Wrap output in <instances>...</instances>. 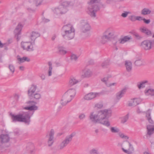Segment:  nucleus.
<instances>
[{
    "label": "nucleus",
    "mask_w": 154,
    "mask_h": 154,
    "mask_svg": "<svg viewBox=\"0 0 154 154\" xmlns=\"http://www.w3.org/2000/svg\"><path fill=\"white\" fill-rule=\"evenodd\" d=\"M110 115L111 112L109 110H102L98 111L97 114H95L94 112H91L89 118L91 121L94 123H100L108 127L110 125V123L109 121L105 119Z\"/></svg>",
    "instance_id": "f257e3e1"
},
{
    "label": "nucleus",
    "mask_w": 154,
    "mask_h": 154,
    "mask_svg": "<svg viewBox=\"0 0 154 154\" xmlns=\"http://www.w3.org/2000/svg\"><path fill=\"white\" fill-rule=\"evenodd\" d=\"M10 115L13 122H24L29 124L30 121V116L29 112H23L17 115L11 113L10 114Z\"/></svg>",
    "instance_id": "f03ea898"
},
{
    "label": "nucleus",
    "mask_w": 154,
    "mask_h": 154,
    "mask_svg": "<svg viewBox=\"0 0 154 154\" xmlns=\"http://www.w3.org/2000/svg\"><path fill=\"white\" fill-rule=\"evenodd\" d=\"M100 1V0H91L88 2V14L91 17H95L96 16V13L100 10V8L96 4L99 3Z\"/></svg>",
    "instance_id": "7ed1b4c3"
},
{
    "label": "nucleus",
    "mask_w": 154,
    "mask_h": 154,
    "mask_svg": "<svg viewBox=\"0 0 154 154\" xmlns=\"http://www.w3.org/2000/svg\"><path fill=\"white\" fill-rule=\"evenodd\" d=\"M37 88L36 85L32 84L30 87L29 88L27 91V94L29 98L35 101L39 100L41 97V95L40 94L38 93H35Z\"/></svg>",
    "instance_id": "20e7f679"
},
{
    "label": "nucleus",
    "mask_w": 154,
    "mask_h": 154,
    "mask_svg": "<svg viewBox=\"0 0 154 154\" xmlns=\"http://www.w3.org/2000/svg\"><path fill=\"white\" fill-rule=\"evenodd\" d=\"M43 0H29L27 4V9L29 12H34L36 7L40 5Z\"/></svg>",
    "instance_id": "39448f33"
},
{
    "label": "nucleus",
    "mask_w": 154,
    "mask_h": 154,
    "mask_svg": "<svg viewBox=\"0 0 154 154\" xmlns=\"http://www.w3.org/2000/svg\"><path fill=\"white\" fill-rule=\"evenodd\" d=\"M122 149L123 152L127 154H131L134 151V148L128 141L123 142L122 145Z\"/></svg>",
    "instance_id": "423d86ee"
},
{
    "label": "nucleus",
    "mask_w": 154,
    "mask_h": 154,
    "mask_svg": "<svg viewBox=\"0 0 154 154\" xmlns=\"http://www.w3.org/2000/svg\"><path fill=\"white\" fill-rule=\"evenodd\" d=\"M35 45L34 42H22L21 47L24 50L28 51H32L34 50L33 45Z\"/></svg>",
    "instance_id": "0eeeda50"
},
{
    "label": "nucleus",
    "mask_w": 154,
    "mask_h": 154,
    "mask_svg": "<svg viewBox=\"0 0 154 154\" xmlns=\"http://www.w3.org/2000/svg\"><path fill=\"white\" fill-rule=\"evenodd\" d=\"M81 30L83 33H86L90 31L91 29V26L87 21L83 20L81 22Z\"/></svg>",
    "instance_id": "6e6552de"
},
{
    "label": "nucleus",
    "mask_w": 154,
    "mask_h": 154,
    "mask_svg": "<svg viewBox=\"0 0 154 154\" xmlns=\"http://www.w3.org/2000/svg\"><path fill=\"white\" fill-rule=\"evenodd\" d=\"M26 103L29 106L24 108L25 109L31 111L35 110L38 109V107L35 105L36 102L34 101H29L26 102Z\"/></svg>",
    "instance_id": "1a4fd4ad"
},
{
    "label": "nucleus",
    "mask_w": 154,
    "mask_h": 154,
    "mask_svg": "<svg viewBox=\"0 0 154 154\" xmlns=\"http://www.w3.org/2000/svg\"><path fill=\"white\" fill-rule=\"evenodd\" d=\"M54 131L53 129H51L50 132L48 133L46 135V137L48 138V145L49 146H51L54 142Z\"/></svg>",
    "instance_id": "9d476101"
},
{
    "label": "nucleus",
    "mask_w": 154,
    "mask_h": 154,
    "mask_svg": "<svg viewBox=\"0 0 154 154\" xmlns=\"http://www.w3.org/2000/svg\"><path fill=\"white\" fill-rule=\"evenodd\" d=\"M152 41L149 40H145L141 43V46L145 50H149L152 48Z\"/></svg>",
    "instance_id": "9b49d317"
},
{
    "label": "nucleus",
    "mask_w": 154,
    "mask_h": 154,
    "mask_svg": "<svg viewBox=\"0 0 154 154\" xmlns=\"http://www.w3.org/2000/svg\"><path fill=\"white\" fill-rule=\"evenodd\" d=\"M23 26V25L20 23H19L14 30V33L15 37L16 38L17 41H18L20 39V38L19 36V35L21 34V31Z\"/></svg>",
    "instance_id": "f8f14e48"
},
{
    "label": "nucleus",
    "mask_w": 154,
    "mask_h": 154,
    "mask_svg": "<svg viewBox=\"0 0 154 154\" xmlns=\"http://www.w3.org/2000/svg\"><path fill=\"white\" fill-rule=\"evenodd\" d=\"M68 10L67 8H63V6L60 5L55 8L54 10V13L57 15L64 14Z\"/></svg>",
    "instance_id": "ddd939ff"
},
{
    "label": "nucleus",
    "mask_w": 154,
    "mask_h": 154,
    "mask_svg": "<svg viewBox=\"0 0 154 154\" xmlns=\"http://www.w3.org/2000/svg\"><path fill=\"white\" fill-rule=\"evenodd\" d=\"M72 99V98L70 97L65 93L62 97L60 103L63 106H65L68 103L70 102Z\"/></svg>",
    "instance_id": "4468645a"
},
{
    "label": "nucleus",
    "mask_w": 154,
    "mask_h": 154,
    "mask_svg": "<svg viewBox=\"0 0 154 154\" xmlns=\"http://www.w3.org/2000/svg\"><path fill=\"white\" fill-rule=\"evenodd\" d=\"M75 31H69L67 32H62L63 37L66 39L68 40L73 38L75 35Z\"/></svg>",
    "instance_id": "2eb2a0df"
},
{
    "label": "nucleus",
    "mask_w": 154,
    "mask_h": 154,
    "mask_svg": "<svg viewBox=\"0 0 154 154\" xmlns=\"http://www.w3.org/2000/svg\"><path fill=\"white\" fill-rule=\"evenodd\" d=\"M100 94L98 93L91 92L85 95L84 98L86 100H90L93 99L97 96H99Z\"/></svg>",
    "instance_id": "dca6fc26"
},
{
    "label": "nucleus",
    "mask_w": 154,
    "mask_h": 154,
    "mask_svg": "<svg viewBox=\"0 0 154 154\" xmlns=\"http://www.w3.org/2000/svg\"><path fill=\"white\" fill-rule=\"evenodd\" d=\"M62 32H67L69 31H75V29L72 25L68 24L62 27Z\"/></svg>",
    "instance_id": "f3484780"
},
{
    "label": "nucleus",
    "mask_w": 154,
    "mask_h": 154,
    "mask_svg": "<svg viewBox=\"0 0 154 154\" xmlns=\"http://www.w3.org/2000/svg\"><path fill=\"white\" fill-rule=\"evenodd\" d=\"M10 138L8 135L2 134L0 135V140L2 143H7L9 141Z\"/></svg>",
    "instance_id": "a211bd4d"
},
{
    "label": "nucleus",
    "mask_w": 154,
    "mask_h": 154,
    "mask_svg": "<svg viewBox=\"0 0 154 154\" xmlns=\"http://www.w3.org/2000/svg\"><path fill=\"white\" fill-rule=\"evenodd\" d=\"M18 63L20 64L25 62H29L30 61V59L26 57H21L19 55H17V57Z\"/></svg>",
    "instance_id": "6ab92c4d"
},
{
    "label": "nucleus",
    "mask_w": 154,
    "mask_h": 154,
    "mask_svg": "<svg viewBox=\"0 0 154 154\" xmlns=\"http://www.w3.org/2000/svg\"><path fill=\"white\" fill-rule=\"evenodd\" d=\"M40 36V34L37 32H32L31 34L30 38L31 42H34L35 39Z\"/></svg>",
    "instance_id": "aec40b11"
},
{
    "label": "nucleus",
    "mask_w": 154,
    "mask_h": 154,
    "mask_svg": "<svg viewBox=\"0 0 154 154\" xmlns=\"http://www.w3.org/2000/svg\"><path fill=\"white\" fill-rule=\"evenodd\" d=\"M147 134L150 136L154 133V125L153 124L149 125L147 126Z\"/></svg>",
    "instance_id": "412c9836"
},
{
    "label": "nucleus",
    "mask_w": 154,
    "mask_h": 154,
    "mask_svg": "<svg viewBox=\"0 0 154 154\" xmlns=\"http://www.w3.org/2000/svg\"><path fill=\"white\" fill-rule=\"evenodd\" d=\"M140 30L141 32L144 33L148 36H150L152 35L151 31L145 27H143L141 28L140 29Z\"/></svg>",
    "instance_id": "4be33fe9"
},
{
    "label": "nucleus",
    "mask_w": 154,
    "mask_h": 154,
    "mask_svg": "<svg viewBox=\"0 0 154 154\" xmlns=\"http://www.w3.org/2000/svg\"><path fill=\"white\" fill-rule=\"evenodd\" d=\"M76 91L75 89L71 88L69 89L66 93L70 97L73 98L76 94Z\"/></svg>",
    "instance_id": "5701e85b"
},
{
    "label": "nucleus",
    "mask_w": 154,
    "mask_h": 154,
    "mask_svg": "<svg viewBox=\"0 0 154 154\" xmlns=\"http://www.w3.org/2000/svg\"><path fill=\"white\" fill-rule=\"evenodd\" d=\"M131 38V36H126L119 39V42L120 44H123L129 41Z\"/></svg>",
    "instance_id": "b1692460"
},
{
    "label": "nucleus",
    "mask_w": 154,
    "mask_h": 154,
    "mask_svg": "<svg viewBox=\"0 0 154 154\" xmlns=\"http://www.w3.org/2000/svg\"><path fill=\"white\" fill-rule=\"evenodd\" d=\"M75 134L72 133L70 135L66 136L63 140L69 144L72 141V137Z\"/></svg>",
    "instance_id": "393cba45"
},
{
    "label": "nucleus",
    "mask_w": 154,
    "mask_h": 154,
    "mask_svg": "<svg viewBox=\"0 0 154 154\" xmlns=\"http://www.w3.org/2000/svg\"><path fill=\"white\" fill-rule=\"evenodd\" d=\"M75 134L72 133L70 135L66 136L63 140L69 144L72 141V137Z\"/></svg>",
    "instance_id": "a878e982"
},
{
    "label": "nucleus",
    "mask_w": 154,
    "mask_h": 154,
    "mask_svg": "<svg viewBox=\"0 0 154 154\" xmlns=\"http://www.w3.org/2000/svg\"><path fill=\"white\" fill-rule=\"evenodd\" d=\"M126 88H125L117 93L116 97L117 99L119 100L125 94L126 91Z\"/></svg>",
    "instance_id": "bb28decb"
},
{
    "label": "nucleus",
    "mask_w": 154,
    "mask_h": 154,
    "mask_svg": "<svg viewBox=\"0 0 154 154\" xmlns=\"http://www.w3.org/2000/svg\"><path fill=\"white\" fill-rule=\"evenodd\" d=\"M125 65L126 67L127 71L129 72L132 69V63L131 61H125Z\"/></svg>",
    "instance_id": "cd10ccee"
},
{
    "label": "nucleus",
    "mask_w": 154,
    "mask_h": 154,
    "mask_svg": "<svg viewBox=\"0 0 154 154\" xmlns=\"http://www.w3.org/2000/svg\"><path fill=\"white\" fill-rule=\"evenodd\" d=\"M79 82V81L76 79L74 77H71L70 78L69 82V84L71 86L75 85Z\"/></svg>",
    "instance_id": "c85d7f7f"
},
{
    "label": "nucleus",
    "mask_w": 154,
    "mask_h": 154,
    "mask_svg": "<svg viewBox=\"0 0 154 154\" xmlns=\"http://www.w3.org/2000/svg\"><path fill=\"white\" fill-rule=\"evenodd\" d=\"M145 94L147 95H150L154 97V89L152 88L146 89L144 91Z\"/></svg>",
    "instance_id": "c756f323"
},
{
    "label": "nucleus",
    "mask_w": 154,
    "mask_h": 154,
    "mask_svg": "<svg viewBox=\"0 0 154 154\" xmlns=\"http://www.w3.org/2000/svg\"><path fill=\"white\" fill-rule=\"evenodd\" d=\"M58 48V52L60 54L64 55L67 53L66 51L64 49V48L62 46H59Z\"/></svg>",
    "instance_id": "7c9ffc66"
},
{
    "label": "nucleus",
    "mask_w": 154,
    "mask_h": 154,
    "mask_svg": "<svg viewBox=\"0 0 154 154\" xmlns=\"http://www.w3.org/2000/svg\"><path fill=\"white\" fill-rule=\"evenodd\" d=\"M151 12V10L147 8H144L141 11V14L143 15L149 14Z\"/></svg>",
    "instance_id": "2f4dec72"
},
{
    "label": "nucleus",
    "mask_w": 154,
    "mask_h": 154,
    "mask_svg": "<svg viewBox=\"0 0 154 154\" xmlns=\"http://www.w3.org/2000/svg\"><path fill=\"white\" fill-rule=\"evenodd\" d=\"M148 82V81L147 80H144L142 81L140 83H138L137 84V86L138 87L139 89H140L141 88H143L145 87V84L147 83Z\"/></svg>",
    "instance_id": "473e14b6"
},
{
    "label": "nucleus",
    "mask_w": 154,
    "mask_h": 154,
    "mask_svg": "<svg viewBox=\"0 0 154 154\" xmlns=\"http://www.w3.org/2000/svg\"><path fill=\"white\" fill-rule=\"evenodd\" d=\"M151 114V110L149 109L146 112V116L147 117V119L149 122L151 124H153V122L151 119L150 116Z\"/></svg>",
    "instance_id": "72a5a7b5"
},
{
    "label": "nucleus",
    "mask_w": 154,
    "mask_h": 154,
    "mask_svg": "<svg viewBox=\"0 0 154 154\" xmlns=\"http://www.w3.org/2000/svg\"><path fill=\"white\" fill-rule=\"evenodd\" d=\"M68 144L66 142H65L64 140H63L58 146V148L60 149H62L66 147Z\"/></svg>",
    "instance_id": "f704fd0d"
},
{
    "label": "nucleus",
    "mask_w": 154,
    "mask_h": 154,
    "mask_svg": "<svg viewBox=\"0 0 154 154\" xmlns=\"http://www.w3.org/2000/svg\"><path fill=\"white\" fill-rule=\"evenodd\" d=\"M92 72L90 70L88 69L86 70L84 73L83 75H82L83 78L89 77L92 75Z\"/></svg>",
    "instance_id": "c9c22d12"
},
{
    "label": "nucleus",
    "mask_w": 154,
    "mask_h": 154,
    "mask_svg": "<svg viewBox=\"0 0 154 154\" xmlns=\"http://www.w3.org/2000/svg\"><path fill=\"white\" fill-rule=\"evenodd\" d=\"M48 64L49 66L48 75L49 76H50L52 74V63L50 61L48 62Z\"/></svg>",
    "instance_id": "e433bc0d"
},
{
    "label": "nucleus",
    "mask_w": 154,
    "mask_h": 154,
    "mask_svg": "<svg viewBox=\"0 0 154 154\" xmlns=\"http://www.w3.org/2000/svg\"><path fill=\"white\" fill-rule=\"evenodd\" d=\"M128 114H127L125 116L121 118V122L122 123H125L128 119Z\"/></svg>",
    "instance_id": "4c0bfd02"
},
{
    "label": "nucleus",
    "mask_w": 154,
    "mask_h": 154,
    "mask_svg": "<svg viewBox=\"0 0 154 154\" xmlns=\"http://www.w3.org/2000/svg\"><path fill=\"white\" fill-rule=\"evenodd\" d=\"M143 62L141 60V58H139L138 59L135 60V65L140 66L142 65Z\"/></svg>",
    "instance_id": "58836bf2"
},
{
    "label": "nucleus",
    "mask_w": 154,
    "mask_h": 154,
    "mask_svg": "<svg viewBox=\"0 0 154 154\" xmlns=\"http://www.w3.org/2000/svg\"><path fill=\"white\" fill-rule=\"evenodd\" d=\"M70 3L69 2L65 1L63 2L60 6H63V8H67L70 5Z\"/></svg>",
    "instance_id": "ea45409f"
},
{
    "label": "nucleus",
    "mask_w": 154,
    "mask_h": 154,
    "mask_svg": "<svg viewBox=\"0 0 154 154\" xmlns=\"http://www.w3.org/2000/svg\"><path fill=\"white\" fill-rule=\"evenodd\" d=\"M109 62L108 60H106L103 62L101 64V66L103 68H105L109 65Z\"/></svg>",
    "instance_id": "a19ab883"
},
{
    "label": "nucleus",
    "mask_w": 154,
    "mask_h": 154,
    "mask_svg": "<svg viewBox=\"0 0 154 154\" xmlns=\"http://www.w3.org/2000/svg\"><path fill=\"white\" fill-rule=\"evenodd\" d=\"M8 68L11 72L13 74L15 71V67L12 64H9Z\"/></svg>",
    "instance_id": "79ce46f5"
},
{
    "label": "nucleus",
    "mask_w": 154,
    "mask_h": 154,
    "mask_svg": "<svg viewBox=\"0 0 154 154\" xmlns=\"http://www.w3.org/2000/svg\"><path fill=\"white\" fill-rule=\"evenodd\" d=\"M111 131L113 133H118L119 131V129L116 127H112L110 128Z\"/></svg>",
    "instance_id": "37998d69"
},
{
    "label": "nucleus",
    "mask_w": 154,
    "mask_h": 154,
    "mask_svg": "<svg viewBox=\"0 0 154 154\" xmlns=\"http://www.w3.org/2000/svg\"><path fill=\"white\" fill-rule=\"evenodd\" d=\"M8 43H6L5 44H3L0 41V47L3 48L5 45H7L9 44L10 43H11V41L9 40H8Z\"/></svg>",
    "instance_id": "c03bdc74"
},
{
    "label": "nucleus",
    "mask_w": 154,
    "mask_h": 154,
    "mask_svg": "<svg viewBox=\"0 0 154 154\" xmlns=\"http://www.w3.org/2000/svg\"><path fill=\"white\" fill-rule=\"evenodd\" d=\"M78 59L77 57L74 54H72L71 56V59L72 61H76Z\"/></svg>",
    "instance_id": "a18cd8bd"
},
{
    "label": "nucleus",
    "mask_w": 154,
    "mask_h": 154,
    "mask_svg": "<svg viewBox=\"0 0 154 154\" xmlns=\"http://www.w3.org/2000/svg\"><path fill=\"white\" fill-rule=\"evenodd\" d=\"M109 77H104L101 79V81L103 82H104L106 85L107 84H108L107 82V81L108 80Z\"/></svg>",
    "instance_id": "49530a36"
},
{
    "label": "nucleus",
    "mask_w": 154,
    "mask_h": 154,
    "mask_svg": "<svg viewBox=\"0 0 154 154\" xmlns=\"http://www.w3.org/2000/svg\"><path fill=\"white\" fill-rule=\"evenodd\" d=\"M135 98H133L131 99L130 101H129L128 106H132L133 105V103H134V100Z\"/></svg>",
    "instance_id": "de8ad7c7"
},
{
    "label": "nucleus",
    "mask_w": 154,
    "mask_h": 154,
    "mask_svg": "<svg viewBox=\"0 0 154 154\" xmlns=\"http://www.w3.org/2000/svg\"><path fill=\"white\" fill-rule=\"evenodd\" d=\"M105 34L107 35L108 36H110V38L112 37V36L114 35V34L113 32H109L108 31H106L105 32Z\"/></svg>",
    "instance_id": "09e8293b"
},
{
    "label": "nucleus",
    "mask_w": 154,
    "mask_h": 154,
    "mask_svg": "<svg viewBox=\"0 0 154 154\" xmlns=\"http://www.w3.org/2000/svg\"><path fill=\"white\" fill-rule=\"evenodd\" d=\"M103 106V105L101 103H98L96 104L95 105V107H97L99 109H101Z\"/></svg>",
    "instance_id": "8fccbe9b"
},
{
    "label": "nucleus",
    "mask_w": 154,
    "mask_h": 154,
    "mask_svg": "<svg viewBox=\"0 0 154 154\" xmlns=\"http://www.w3.org/2000/svg\"><path fill=\"white\" fill-rule=\"evenodd\" d=\"M129 11H125L124 13H122L121 14V16L123 17H126L128 14L130 13Z\"/></svg>",
    "instance_id": "3c124183"
},
{
    "label": "nucleus",
    "mask_w": 154,
    "mask_h": 154,
    "mask_svg": "<svg viewBox=\"0 0 154 154\" xmlns=\"http://www.w3.org/2000/svg\"><path fill=\"white\" fill-rule=\"evenodd\" d=\"M142 38V37L140 35L137 33H135V39L137 40H140Z\"/></svg>",
    "instance_id": "603ef678"
},
{
    "label": "nucleus",
    "mask_w": 154,
    "mask_h": 154,
    "mask_svg": "<svg viewBox=\"0 0 154 154\" xmlns=\"http://www.w3.org/2000/svg\"><path fill=\"white\" fill-rule=\"evenodd\" d=\"M103 39H106V41H107L109 40L110 38V36H108L107 35L105 34V35H104L103 36Z\"/></svg>",
    "instance_id": "864d4df0"
},
{
    "label": "nucleus",
    "mask_w": 154,
    "mask_h": 154,
    "mask_svg": "<svg viewBox=\"0 0 154 154\" xmlns=\"http://www.w3.org/2000/svg\"><path fill=\"white\" fill-rule=\"evenodd\" d=\"M135 20L139 21H141L143 20V18L140 16H137L135 17Z\"/></svg>",
    "instance_id": "5fc2aeb1"
},
{
    "label": "nucleus",
    "mask_w": 154,
    "mask_h": 154,
    "mask_svg": "<svg viewBox=\"0 0 154 154\" xmlns=\"http://www.w3.org/2000/svg\"><path fill=\"white\" fill-rule=\"evenodd\" d=\"M141 101V100L140 98H135V102L137 104H139Z\"/></svg>",
    "instance_id": "6e6d98bb"
},
{
    "label": "nucleus",
    "mask_w": 154,
    "mask_h": 154,
    "mask_svg": "<svg viewBox=\"0 0 154 154\" xmlns=\"http://www.w3.org/2000/svg\"><path fill=\"white\" fill-rule=\"evenodd\" d=\"M143 21L144 23L146 24H148L150 22V19L146 20L145 18H143Z\"/></svg>",
    "instance_id": "4d7b16f0"
},
{
    "label": "nucleus",
    "mask_w": 154,
    "mask_h": 154,
    "mask_svg": "<svg viewBox=\"0 0 154 154\" xmlns=\"http://www.w3.org/2000/svg\"><path fill=\"white\" fill-rule=\"evenodd\" d=\"M85 115L84 114H81L79 116V118L80 119H82L85 118Z\"/></svg>",
    "instance_id": "13d9d810"
},
{
    "label": "nucleus",
    "mask_w": 154,
    "mask_h": 154,
    "mask_svg": "<svg viewBox=\"0 0 154 154\" xmlns=\"http://www.w3.org/2000/svg\"><path fill=\"white\" fill-rule=\"evenodd\" d=\"M129 19L130 20L132 21H135V16H130L129 17Z\"/></svg>",
    "instance_id": "bf43d9fd"
},
{
    "label": "nucleus",
    "mask_w": 154,
    "mask_h": 154,
    "mask_svg": "<svg viewBox=\"0 0 154 154\" xmlns=\"http://www.w3.org/2000/svg\"><path fill=\"white\" fill-rule=\"evenodd\" d=\"M120 136L122 138H124L125 139H128V137L126 136H125L123 134H120Z\"/></svg>",
    "instance_id": "052dcab7"
},
{
    "label": "nucleus",
    "mask_w": 154,
    "mask_h": 154,
    "mask_svg": "<svg viewBox=\"0 0 154 154\" xmlns=\"http://www.w3.org/2000/svg\"><path fill=\"white\" fill-rule=\"evenodd\" d=\"M116 83H108V84H106V86L108 87H109L112 86H115L116 85Z\"/></svg>",
    "instance_id": "680f3d73"
},
{
    "label": "nucleus",
    "mask_w": 154,
    "mask_h": 154,
    "mask_svg": "<svg viewBox=\"0 0 154 154\" xmlns=\"http://www.w3.org/2000/svg\"><path fill=\"white\" fill-rule=\"evenodd\" d=\"M107 41H106V39H103V36L101 37V42L103 44H104Z\"/></svg>",
    "instance_id": "e2e57ef3"
},
{
    "label": "nucleus",
    "mask_w": 154,
    "mask_h": 154,
    "mask_svg": "<svg viewBox=\"0 0 154 154\" xmlns=\"http://www.w3.org/2000/svg\"><path fill=\"white\" fill-rule=\"evenodd\" d=\"M43 21L44 22L46 23L49 22V20L48 19L44 18L43 19Z\"/></svg>",
    "instance_id": "0e129e2a"
},
{
    "label": "nucleus",
    "mask_w": 154,
    "mask_h": 154,
    "mask_svg": "<svg viewBox=\"0 0 154 154\" xmlns=\"http://www.w3.org/2000/svg\"><path fill=\"white\" fill-rule=\"evenodd\" d=\"M41 79H42L43 80L45 79V75H44L43 74H42L41 76Z\"/></svg>",
    "instance_id": "69168bd1"
},
{
    "label": "nucleus",
    "mask_w": 154,
    "mask_h": 154,
    "mask_svg": "<svg viewBox=\"0 0 154 154\" xmlns=\"http://www.w3.org/2000/svg\"><path fill=\"white\" fill-rule=\"evenodd\" d=\"M151 146L152 148L154 149V142L151 143Z\"/></svg>",
    "instance_id": "338daca9"
},
{
    "label": "nucleus",
    "mask_w": 154,
    "mask_h": 154,
    "mask_svg": "<svg viewBox=\"0 0 154 154\" xmlns=\"http://www.w3.org/2000/svg\"><path fill=\"white\" fill-rule=\"evenodd\" d=\"M19 69L20 70L23 71L24 69V67L23 66H20L19 67Z\"/></svg>",
    "instance_id": "774afa93"
}]
</instances>
